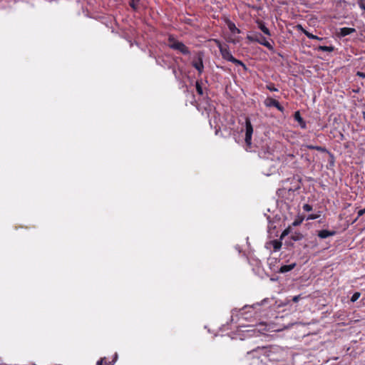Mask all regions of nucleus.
Returning a JSON list of instances; mask_svg holds the SVG:
<instances>
[{
    "mask_svg": "<svg viewBox=\"0 0 365 365\" xmlns=\"http://www.w3.org/2000/svg\"><path fill=\"white\" fill-rule=\"evenodd\" d=\"M315 146L316 145H306L305 147L307 148V149H309V150H315Z\"/></svg>",
    "mask_w": 365,
    "mask_h": 365,
    "instance_id": "72a5a7b5",
    "label": "nucleus"
},
{
    "mask_svg": "<svg viewBox=\"0 0 365 365\" xmlns=\"http://www.w3.org/2000/svg\"><path fill=\"white\" fill-rule=\"evenodd\" d=\"M294 189H292V188H289V189H288V191H289V192H290V191L294 192Z\"/></svg>",
    "mask_w": 365,
    "mask_h": 365,
    "instance_id": "e433bc0d",
    "label": "nucleus"
},
{
    "mask_svg": "<svg viewBox=\"0 0 365 365\" xmlns=\"http://www.w3.org/2000/svg\"><path fill=\"white\" fill-rule=\"evenodd\" d=\"M139 3L140 0H129V5L134 11L138 10Z\"/></svg>",
    "mask_w": 365,
    "mask_h": 365,
    "instance_id": "a211bd4d",
    "label": "nucleus"
},
{
    "mask_svg": "<svg viewBox=\"0 0 365 365\" xmlns=\"http://www.w3.org/2000/svg\"><path fill=\"white\" fill-rule=\"evenodd\" d=\"M294 120L297 121L300 125V127L303 129L307 128V123L302 118L299 111H296L294 115Z\"/></svg>",
    "mask_w": 365,
    "mask_h": 365,
    "instance_id": "f8f14e48",
    "label": "nucleus"
},
{
    "mask_svg": "<svg viewBox=\"0 0 365 365\" xmlns=\"http://www.w3.org/2000/svg\"><path fill=\"white\" fill-rule=\"evenodd\" d=\"M336 232L334 230H322L318 231L317 236L321 239H325L329 237L334 236Z\"/></svg>",
    "mask_w": 365,
    "mask_h": 365,
    "instance_id": "6e6552de",
    "label": "nucleus"
},
{
    "mask_svg": "<svg viewBox=\"0 0 365 365\" xmlns=\"http://www.w3.org/2000/svg\"><path fill=\"white\" fill-rule=\"evenodd\" d=\"M297 27L299 28L302 30V31L305 34V36L307 38H309L310 39H315V40H319V41L323 40L322 38L319 37V36H317L316 35H314V34L309 33L308 31L304 29L301 25H298Z\"/></svg>",
    "mask_w": 365,
    "mask_h": 365,
    "instance_id": "ddd939ff",
    "label": "nucleus"
},
{
    "mask_svg": "<svg viewBox=\"0 0 365 365\" xmlns=\"http://www.w3.org/2000/svg\"><path fill=\"white\" fill-rule=\"evenodd\" d=\"M360 296H361V293L359 292L354 293V294L351 297V302H356V300H358V299L360 297Z\"/></svg>",
    "mask_w": 365,
    "mask_h": 365,
    "instance_id": "4be33fe9",
    "label": "nucleus"
},
{
    "mask_svg": "<svg viewBox=\"0 0 365 365\" xmlns=\"http://www.w3.org/2000/svg\"><path fill=\"white\" fill-rule=\"evenodd\" d=\"M295 267H296V264L295 263H292V264H290L282 265L279 268V272H280V273L288 272L292 270Z\"/></svg>",
    "mask_w": 365,
    "mask_h": 365,
    "instance_id": "2eb2a0df",
    "label": "nucleus"
},
{
    "mask_svg": "<svg viewBox=\"0 0 365 365\" xmlns=\"http://www.w3.org/2000/svg\"><path fill=\"white\" fill-rule=\"evenodd\" d=\"M302 221H303V218L299 219V220H295L293 222L292 225H293L294 226H298V225H299L302 222Z\"/></svg>",
    "mask_w": 365,
    "mask_h": 365,
    "instance_id": "c756f323",
    "label": "nucleus"
},
{
    "mask_svg": "<svg viewBox=\"0 0 365 365\" xmlns=\"http://www.w3.org/2000/svg\"><path fill=\"white\" fill-rule=\"evenodd\" d=\"M168 46L170 48L178 50L183 55H190V51L182 42L178 41L173 36L168 37Z\"/></svg>",
    "mask_w": 365,
    "mask_h": 365,
    "instance_id": "f257e3e1",
    "label": "nucleus"
},
{
    "mask_svg": "<svg viewBox=\"0 0 365 365\" xmlns=\"http://www.w3.org/2000/svg\"><path fill=\"white\" fill-rule=\"evenodd\" d=\"M201 83H202L201 81H197L196 83H195V87H196L197 93L200 96H202L203 95V90H202V87Z\"/></svg>",
    "mask_w": 365,
    "mask_h": 365,
    "instance_id": "aec40b11",
    "label": "nucleus"
},
{
    "mask_svg": "<svg viewBox=\"0 0 365 365\" xmlns=\"http://www.w3.org/2000/svg\"><path fill=\"white\" fill-rule=\"evenodd\" d=\"M266 88L270 91H278V89L275 87L274 84L272 83L267 85Z\"/></svg>",
    "mask_w": 365,
    "mask_h": 365,
    "instance_id": "5701e85b",
    "label": "nucleus"
},
{
    "mask_svg": "<svg viewBox=\"0 0 365 365\" xmlns=\"http://www.w3.org/2000/svg\"><path fill=\"white\" fill-rule=\"evenodd\" d=\"M214 41L215 42L217 46L218 47L220 54L223 59L230 61L232 58L234 57L231 52L229 50V47L226 44H222L220 41L217 39H214Z\"/></svg>",
    "mask_w": 365,
    "mask_h": 365,
    "instance_id": "f03ea898",
    "label": "nucleus"
},
{
    "mask_svg": "<svg viewBox=\"0 0 365 365\" xmlns=\"http://www.w3.org/2000/svg\"><path fill=\"white\" fill-rule=\"evenodd\" d=\"M230 62L233 63L234 64L237 66H241L243 67L245 70H247L246 65L240 60H238L235 58V57L232 58V59L230 61Z\"/></svg>",
    "mask_w": 365,
    "mask_h": 365,
    "instance_id": "412c9836",
    "label": "nucleus"
},
{
    "mask_svg": "<svg viewBox=\"0 0 365 365\" xmlns=\"http://www.w3.org/2000/svg\"><path fill=\"white\" fill-rule=\"evenodd\" d=\"M359 7L365 11V4L362 2L359 3Z\"/></svg>",
    "mask_w": 365,
    "mask_h": 365,
    "instance_id": "f704fd0d",
    "label": "nucleus"
},
{
    "mask_svg": "<svg viewBox=\"0 0 365 365\" xmlns=\"http://www.w3.org/2000/svg\"><path fill=\"white\" fill-rule=\"evenodd\" d=\"M264 105L267 107H275L278 110L281 112L284 111V107L280 105L279 101L272 98H267L264 101Z\"/></svg>",
    "mask_w": 365,
    "mask_h": 365,
    "instance_id": "423d86ee",
    "label": "nucleus"
},
{
    "mask_svg": "<svg viewBox=\"0 0 365 365\" xmlns=\"http://www.w3.org/2000/svg\"><path fill=\"white\" fill-rule=\"evenodd\" d=\"M300 298H301V296H300V295L294 296V297H293V299H292V301H293L294 302H297L299 300V299H300Z\"/></svg>",
    "mask_w": 365,
    "mask_h": 365,
    "instance_id": "473e14b6",
    "label": "nucleus"
},
{
    "mask_svg": "<svg viewBox=\"0 0 365 365\" xmlns=\"http://www.w3.org/2000/svg\"><path fill=\"white\" fill-rule=\"evenodd\" d=\"M173 71L174 75L176 76L177 71H176L175 68H173Z\"/></svg>",
    "mask_w": 365,
    "mask_h": 365,
    "instance_id": "c9c22d12",
    "label": "nucleus"
},
{
    "mask_svg": "<svg viewBox=\"0 0 365 365\" xmlns=\"http://www.w3.org/2000/svg\"><path fill=\"white\" fill-rule=\"evenodd\" d=\"M303 210L307 212H309L312 210V206L309 204H304L303 205Z\"/></svg>",
    "mask_w": 365,
    "mask_h": 365,
    "instance_id": "bb28decb",
    "label": "nucleus"
},
{
    "mask_svg": "<svg viewBox=\"0 0 365 365\" xmlns=\"http://www.w3.org/2000/svg\"><path fill=\"white\" fill-rule=\"evenodd\" d=\"M257 40L256 42L258 43L265 46L270 51H274L273 46L266 39L264 36H263L261 34H257Z\"/></svg>",
    "mask_w": 365,
    "mask_h": 365,
    "instance_id": "0eeeda50",
    "label": "nucleus"
},
{
    "mask_svg": "<svg viewBox=\"0 0 365 365\" xmlns=\"http://www.w3.org/2000/svg\"><path fill=\"white\" fill-rule=\"evenodd\" d=\"M257 34L254 35V36H251V35H247V39L250 41V42H256V40H257Z\"/></svg>",
    "mask_w": 365,
    "mask_h": 365,
    "instance_id": "393cba45",
    "label": "nucleus"
},
{
    "mask_svg": "<svg viewBox=\"0 0 365 365\" xmlns=\"http://www.w3.org/2000/svg\"><path fill=\"white\" fill-rule=\"evenodd\" d=\"M356 31L355 29L349 27H343L340 29V35L341 36H346L351 34Z\"/></svg>",
    "mask_w": 365,
    "mask_h": 365,
    "instance_id": "4468645a",
    "label": "nucleus"
},
{
    "mask_svg": "<svg viewBox=\"0 0 365 365\" xmlns=\"http://www.w3.org/2000/svg\"><path fill=\"white\" fill-rule=\"evenodd\" d=\"M118 359V354L115 353L111 361H108L106 357L101 358L96 363V365H114Z\"/></svg>",
    "mask_w": 365,
    "mask_h": 365,
    "instance_id": "1a4fd4ad",
    "label": "nucleus"
},
{
    "mask_svg": "<svg viewBox=\"0 0 365 365\" xmlns=\"http://www.w3.org/2000/svg\"><path fill=\"white\" fill-rule=\"evenodd\" d=\"M319 217H320L319 214H310V215H309L307 216V220H312L317 219Z\"/></svg>",
    "mask_w": 365,
    "mask_h": 365,
    "instance_id": "b1692460",
    "label": "nucleus"
},
{
    "mask_svg": "<svg viewBox=\"0 0 365 365\" xmlns=\"http://www.w3.org/2000/svg\"><path fill=\"white\" fill-rule=\"evenodd\" d=\"M356 76L361 78H365V73L361 71H357Z\"/></svg>",
    "mask_w": 365,
    "mask_h": 365,
    "instance_id": "2f4dec72",
    "label": "nucleus"
},
{
    "mask_svg": "<svg viewBox=\"0 0 365 365\" xmlns=\"http://www.w3.org/2000/svg\"><path fill=\"white\" fill-rule=\"evenodd\" d=\"M302 238V235L301 234H298L297 235H293L292 237V239L294 241H297V240H299Z\"/></svg>",
    "mask_w": 365,
    "mask_h": 365,
    "instance_id": "c85d7f7f",
    "label": "nucleus"
},
{
    "mask_svg": "<svg viewBox=\"0 0 365 365\" xmlns=\"http://www.w3.org/2000/svg\"><path fill=\"white\" fill-rule=\"evenodd\" d=\"M315 148H316L315 150L320 151V152H322V153L328 152L327 148H324V147L316 145Z\"/></svg>",
    "mask_w": 365,
    "mask_h": 365,
    "instance_id": "cd10ccee",
    "label": "nucleus"
},
{
    "mask_svg": "<svg viewBox=\"0 0 365 365\" xmlns=\"http://www.w3.org/2000/svg\"><path fill=\"white\" fill-rule=\"evenodd\" d=\"M255 328L252 330L254 332L257 331L259 334H265L267 331H271L273 330V325L270 324H267L264 322L259 323L256 324Z\"/></svg>",
    "mask_w": 365,
    "mask_h": 365,
    "instance_id": "20e7f679",
    "label": "nucleus"
},
{
    "mask_svg": "<svg viewBox=\"0 0 365 365\" xmlns=\"http://www.w3.org/2000/svg\"><path fill=\"white\" fill-rule=\"evenodd\" d=\"M259 29L266 35L270 36V31L262 22L259 23Z\"/></svg>",
    "mask_w": 365,
    "mask_h": 365,
    "instance_id": "6ab92c4d",
    "label": "nucleus"
},
{
    "mask_svg": "<svg viewBox=\"0 0 365 365\" xmlns=\"http://www.w3.org/2000/svg\"><path fill=\"white\" fill-rule=\"evenodd\" d=\"M262 350L264 351V354L266 355L267 357L269 358L270 361H279V359L278 357H275L274 356V354L277 352L279 350V348L277 347H263Z\"/></svg>",
    "mask_w": 365,
    "mask_h": 365,
    "instance_id": "39448f33",
    "label": "nucleus"
},
{
    "mask_svg": "<svg viewBox=\"0 0 365 365\" xmlns=\"http://www.w3.org/2000/svg\"><path fill=\"white\" fill-rule=\"evenodd\" d=\"M365 213V208L364 209H362V210H360L358 211L357 212V217L354 220L353 222H356V220L361 217Z\"/></svg>",
    "mask_w": 365,
    "mask_h": 365,
    "instance_id": "a878e982",
    "label": "nucleus"
},
{
    "mask_svg": "<svg viewBox=\"0 0 365 365\" xmlns=\"http://www.w3.org/2000/svg\"><path fill=\"white\" fill-rule=\"evenodd\" d=\"M317 51H327V52H332L334 51V47L333 46H319L317 48Z\"/></svg>",
    "mask_w": 365,
    "mask_h": 365,
    "instance_id": "f3484780",
    "label": "nucleus"
},
{
    "mask_svg": "<svg viewBox=\"0 0 365 365\" xmlns=\"http://www.w3.org/2000/svg\"><path fill=\"white\" fill-rule=\"evenodd\" d=\"M225 23L232 34H235L241 33V31L238 28L236 27L235 23H233L230 19H226Z\"/></svg>",
    "mask_w": 365,
    "mask_h": 365,
    "instance_id": "9d476101",
    "label": "nucleus"
},
{
    "mask_svg": "<svg viewBox=\"0 0 365 365\" xmlns=\"http://www.w3.org/2000/svg\"><path fill=\"white\" fill-rule=\"evenodd\" d=\"M270 243L272 244L274 252L279 250L282 245V242L277 240H272Z\"/></svg>",
    "mask_w": 365,
    "mask_h": 365,
    "instance_id": "dca6fc26",
    "label": "nucleus"
},
{
    "mask_svg": "<svg viewBox=\"0 0 365 365\" xmlns=\"http://www.w3.org/2000/svg\"><path fill=\"white\" fill-rule=\"evenodd\" d=\"M253 133V127L249 118L245 119V143L247 145L252 144V136Z\"/></svg>",
    "mask_w": 365,
    "mask_h": 365,
    "instance_id": "7ed1b4c3",
    "label": "nucleus"
},
{
    "mask_svg": "<svg viewBox=\"0 0 365 365\" xmlns=\"http://www.w3.org/2000/svg\"><path fill=\"white\" fill-rule=\"evenodd\" d=\"M285 190H286V189H285V188H284V189L279 190V192H284V191H285Z\"/></svg>",
    "mask_w": 365,
    "mask_h": 365,
    "instance_id": "4c0bfd02",
    "label": "nucleus"
},
{
    "mask_svg": "<svg viewBox=\"0 0 365 365\" xmlns=\"http://www.w3.org/2000/svg\"><path fill=\"white\" fill-rule=\"evenodd\" d=\"M269 302V299L268 298H266L264 299H263L260 304H254V306H257V305H264L265 304L268 303Z\"/></svg>",
    "mask_w": 365,
    "mask_h": 365,
    "instance_id": "7c9ffc66",
    "label": "nucleus"
},
{
    "mask_svg": "<svg viewBox=\"0 0 365 365\" xmlns=\"http://www.w3.org/2000/svg\"><path fill=\"white\" fill-rule=\"evenodd\" d=\"M192 66L197 70L199 74H201L203 71L204 66L202 62V58L201 57L198 58L197 61H195L192 63Z\"/></svg>",
    "mask_w": 365,
    "mask_h": 365,
    "instance_id": "9b49d317",
    "label": "nucleus"
}]
</instances>
